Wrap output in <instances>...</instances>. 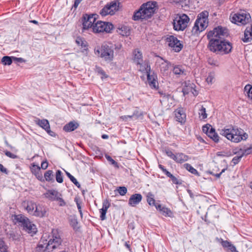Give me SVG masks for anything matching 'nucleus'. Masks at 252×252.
I'll return each instance as SVG.
<instances>
[{
	"mask_svg": "<svg viewBox=\"0 0 252 252\" xmlns=\"http://www.w3.org/2000/svg\"><path fill=\"white\" fill-rule=\"evenodd\" d=\"M48 163L47 161H42L41 163V168L43 169H46L48 167Z\"/></svg>",
	"mask_w": 252,
	"mask_h": 252,
	"instance_id": "obj_60",
	"label": "nucleus"
},
{
	"mask_svg": "<svg viewBox=\"0 0 252 252\" xmlns=\"http://www.w3.org/2000/svg\"><path fill=\"white\" fill-rule=\"evenodd\" d=\"M44 195L46 198L51 201H56L59 196H62L61 193L55 189L48 190Z\"/></svg>",
	"mask_w": 252,
	"mask_h": 252,
	"instance_id": "obj_22",
	"label": "nucleus"
},
{
	"mask_svg": "<svg viewBox=\"0 0 252 252\" xmlns=\"http://www.w3.org/2000/svg\"><path fill=\"white\" fill-rule=\"evenodd\" d=\"M78 126L79 124L77 123L70 122L63 126V129L66 132H71L77 129Z\"/></svg>",
	"mask_w": 252,
	"mask_h": 252,
	"instance_id": "obj_26",
	"label": "nucleus"
},
{
	"mask_svg": "<svg viewBox=\"0 0 252 252\" xmlns=\"http://www.w3.org/2000/svg\"><path fill=\"white\" fill-rule=\"evenodd\" d=\"M244 91L247 92L248 97L252 99V86L250 84L246 85Z\"/></svg>",
	"mask_w": 252,
	"mask_h": 252,
	"instance_id": "obj_41",
	"label": "nucleus"
},
{
	"mask_svg": "<svg viewBox=\"0 0 252 252\" xmlns=\"http://www.w3.org/2000/svg\"><path fill=\"white\" fill-rule=\"evenodd\" d=\"M171 180L172 183L174 184L180 185L182 184V182L174 176Z\"/></svg>",
	"mask_w": 252,
	"mask_h": 252,
	"instance_id": "obj_57",
	"label": "nucleus"
},
{
	"mask_svg": "<svg viewBox=\"0 0 252 252\" xmlns=\"http://www.w3.org/2000/svg\"><path fill=\"white\" fill-rule=\"evenodd\" d=\"M238 153L239 155L234 157L232 159V162L233 163L234 165L238 164L242 158L244 156L241 152L239 151Z\"/></svg>",
	"mask_w": 252,
	"mask_h": 252,
	"instance_id": "obj_42",
	"label": "nucleus"
},
{
	"mask_svg": "<svg viewBox=\"0 0 252 252\" xmlns=\"http://www.w3.org/2000/svg\"><path fill=\"white\" fill-rule=\"evenodd\" d=\"M1 62L4 65H10L12 63V58L9 56H4L1 59Z\"/></svg>",
	"mask_w": 252,
	"mask_h": 252,
	"instance_id": "obj_40",
	"label": "nucleus"
},
{
	"mask_svg": "<svg viewBox=\"0 0 252 252\" xmlns=\"http://www.w3.org/2000/svg\"><path fill=\"white\" fill-rule=\"evenodd\" d=\"M110 206V203L109 202L108 199H105L102 202V208L99 210V213H100V219L101 220H104L106 219V214L107 211V209Z\"/></svg>",
	"mask_w": 252,
	"mask_h": 252,
	"instance_id": "obj_23",
	"label": "nucleus"
},
{
	"mask_svg": "<svg viewBox=\"0 0 252 252\" xmlns=\"http://www.w3.org/2000/svg\"><path fill=\"white\" fill-rule=\"evenodd\" d=\"M95 71L96 72H97L98 74H100L101 75V78L102 79L106 78L108 76L106 74L105 71L103 70V69L98 66H95Z\"/></svg>",
	"mask_w": 252,
	"mask_h": 252,
	"instance_id": "obj_37",
	"label": "nucleus"
},
{
	"mask_svg": "<svg viewBox=\"0 0 252 252\" xmlns=\"http://www.w3.org/2000/svg\"><path fill=\"white\" fill-rule=\"evenodd\" d=\"M214 73L213 72H211L209 73L208 76L206 79V82L209 84H212L213 81V80L214 79Z\"/></svg>",
	"mask_w": 252,
	"mask_h": 252,
	"instance_id": "obj_49",
	"label": "nucleus"
},
{
	"mask_svg": "<svg viewBox=\"0 0 252 252\" xmlns=\"http://www.w3.org/2000/svg\"><path fill=\"white\" fill-rule=\"evenodd\" d=\"M184 166L186 169L190 172L191 173L196 175L197 176H199V174L196 169L194 168L189 163H186L184 164Z\"/></svg>",
	"mask_w": 252,
	"mask_h": 252,
	"instance_id": "obj_33",
	"label": "nucleus"
},
{
	"mask_svg": "<svg viewBox=\"0 0 252 252\" xmlns=\"http://www.w3.org/2000/svg\"><path fill=\"white\" fill-rule=\"evenodd\" d=\"M135 113H133L132 115H125V116H122L121 117V118L122 119H123L124 121H127L128 118H129V119H132V118H133L135 116Z\"/></svg>",
	"mask_w": 252,
	"mask_h": 252,
	"instance_id": "obj_56",
	"label": "nucleus"
},
{
	"mask_svg": "<svg viewBox=\"0 0 252 252\" xmlns=\"http://www.w3.org/2000/svg\"><path fill=\"white\" fill-rule=\"evenodd\" d=\"M65 174L67 175V176L69 178L70 181L78 188H80V184L77 181L76 179L71 174H70L69 172H68L66 171H65Z\"/></svg>",
	"mask_w": 252,
	"mask_h": 252,
	"instance_id": "obj_35",
	"label": "nucleus"
},
{
	"mask_svg": "<svg viewBox=\"0 0 252 252\" xmlns=\"http://www.w3.org/2000/svg\"><path fill=\"white\" fill-rule=\"evenodd\" d=\"M74 201H75V202L76 203L78 211H79V214L80 215V217H81V218H83V213H82V211L81 206L80 205V203L79 202L78 199L77 198H75Z\"/></svg>",
	"mask_w": 252,
	"mask_h": 252,
	"instance_id": "obj_52",
	"label": "nucleus"
},
{
	"mask_svg": "<svg viewBox=\"0 0 252 252\" xmlns=\"http://www.w3.org/2000/svg\"><path fill=\"white\" fill-rule=\"evenodd\" d=\"M129 33V30L126 27L124 26L120 29V33L123 36H127Z\"/></svg>",
	"mask_w": 252,
	"mask_h": 252,
	"instance_id": "obj_44",
	"label": "nucleus"
},
{
	"mask_svg": "<svg viewBox=\"0 0 252 252\" xmlns=\"http://www.w3.org/2000/svg\"><path fill=\"white\" fill-rule=\"evenodd\" d=\"M176 121L181 124H184L186 122V114L184 109L182 107H179L176 109L174 111Z\"/></svg>",
	"mask_w": 252,
	"mask_h": 252,
	"instance_id": "obj_18",
	"label": "nucleus"
},
{
	"mask_svg": "<svg viewBox=\"0 0 252 252\" xmlns=\"http://www.w3.org/2000/svg\"><path fill=\"white\" fill-rule=\"evenodd\" d=\"M142 199V196L140 193H135L132 194L128 200V205L132 207H134L138 204Z\"/></svg>",
	"mask_w": 252,
	"mask_h": 252,
	"instance_id": "obj_21",
	"label": "nucleus"
},
{
	"mask_svg": "<svg viewBox=\"0 0 252 252\" xmlns=\"http://www.w3.org/2000/svg\"><path fill=\"white\" fill-rule=\"evenodd\" d=\"M5 155L6 156H7V157H9L10 158H15L17 157V156L11 153L9 151H7L5 152Z\"/></svg>",
	"mask_w": 252,
	"mask_h": 252,
	"instance_id": "obj_58",
	"label": "nucleus"
},
{
	"mask_svg": "<svg viewBox=\"0 0 252 252\" xmlns=\"http://www.w3.org/2000/svg\"><path fill=\"white\" fill-rule=\"evenodd\" d=\"M23 206L27 212L30 215H32L35 209L36 203L33 200H25L22 203Z\"/></svg>",
	"mask_w": 252,
	"mask_h": 252,
	"instance_id": "obj_20",
	"label": "nucleus"
},
{
	"mask_svg": "<svg viewBox=\"0 0 252 252\" xmlns=\"http://www.w3.org/2000/svg\"><path fill=\"white\" fill-rule=\"evenodd\" d=\"M161 213L165 216L170 217L172 215V212L170 209L165 207H162Z\"/></svg>",
	"mask_w": 252,
	"mask_h": 252,
	"instance_id": "obj_43",
	"label": "nucleus"
},
{
	"mask_svg": "<svg viewBox=\"0 0 252 252\" xmlns=\"http://www.w3.org/2000/svg\"><path fill=\"white\" fill-rule=\"evenodd\" d=\"M220 133L234 143L246 140L248 137V134L242 129L232 126H226L220 130Z\"/></svg>",
	"mask_w": 252,
	"mask_h": 252,
	"instance_id": "obj_1",
	"label": "nucleus"
},
{
	"mask_svg": "<svg viewBox=\"0 0 252 252\" xmlns=\"http://www.w3.org/2000/svg\"><path fill=\"white\" fill-rule=\"evenodd\" d=\"M215 210V207L214 206H211L208 210V212L207 213V214H210L211 215L212 213V212Z\"/></svg>",
	"mask_w": 252,
	"mask_h": 252,
	"instance_id": "obj_61",
	"label": "nucleus"
},
{
	"mask_svg": "<svg viewBox=\"0 0 252 252\" xmlns=\"http://www.w3.org/2000/svg\"><path fill=\"white\" fill-rule=\"evenodd\" d=\"M117 191L121 195H125L127 192V189L125 187H119Z\"/></svg>",
	"mask_w": 252,
	"mask_h": 252,
	"instance_id": "obj_50",
	"label": "nucleus"
},
{
	"mask_svg": "<svg viewBox=\"0 0 252 252\" xmlns=\"http://www.w3.org/2000/svg\"><path fill=\"white\" fill-rule=\"evenodd\" d=\"M0 252H7V247L2 239H0Z\"/></svg>",
	"mask_w": 252,
	"mask_h": 252,
	"instance_id": "obj_45",
	"label": "nucleus"
},
{
	"mask_svg": "<svg viewBox=\"0 0 252 252\" xmlns=\"http://www.w3.org/2000/svg\"><path fill=\"white\" fill-rule=\"evenodd\" d=\"M136 64L139 66V70L142 72H146L147 73L151 71L150 65L147 61H143L142 62L140 63H136Z\"/></svg>",
	"mask_w": 252,
	"mask_h": 252,
	"instance_id": "obj_25",
	"label": "nucleus"
},
{
	"mask_svg": "<svg viewBox=\"0 0 252 252\" xmlns=\"http://www.w3.org/2000/svg\"><path fill=\"white\" fill-rule=\"evenodd\" d=\"M230 19L232 23L241 26L245 25L250 23L251 21V17L248 12L243 10L231 15Z\"/></svg>",
	"mask_w": 252,
	"mask_h": 252,
	"instance_id": "obj_8",
	"label": "nucleus"
},
{
	"mask_svg": "<svg viewBox=\"0 0 252 252\" xmlns=\"http://www.w3.org/2000/svg\"><path fill=\"white\" fill-rule=\"evenodd\" d=\"M208 16L209 13L207 11H203L198 15L192 28V32L194 34H198L208 27Z\"/></svg>",
	"mask_w": 252,
	"mask_h": 252,
	"instance_id": "obj_6",
	"label": "nucleus"
},
{
	"mask_svg": "<svg viewBox=\"0 0 252 252\" xmlns=\"http://www.w3.org/2000/svg\"><path fill=\"white\" fill-rule=\"evenodd\" d=\"M106 159L111 162V163L116 168H119V163L114 160L110 156H106Z\"/></svg>",
	"mask_w": 252,
	"mask_h": 252,
	"instance_id": "obj_47",
	"label": "nucleus"
},
{
	"mask_svg": "<svg viewBox=\"0 0 252 252\" xmlns=\"http://www.w3.org/2000/svg\"><path fill=\"white\" fill-rule=\"evenodd\" d=\"M113 29L114 26L112 23L98 20L95 21L92 32L94 33H110Z\"/></svg>",
	"mask_w": 252,
	"mask_h": 252,
	"instance_id": "obj_9",
	"label": "nucleus"
},
{
	"mask_svg": "<svg viewBox=\"0 0 252 252\" xmlns=\"http://www.w3.org/2000/svg\"><path fill=\"white\" fill-rule=\"evenodd\" d=\"M0 171L2 172V173H4L6 174H8V171L7 170L6 168H5L2 164H0Z\"/></svg>",
	"mask_w": 252,
	"mask_h": 252,
	"instance_id": "obj_59",
	"label": "nucleus"
},
{
	"mask_svg": "<svg viewBox=\"0 0 252 252\" xmlns=\"http://www.w3.org/2000/svg\"><path fill=\"white\" fill-rule=\"evenodd\" d=\"M146 74L147 81L150 87L152 89H157L158 87V82L156 74L154 72H152L151 70Z\"/></svg>",
	"mask_w": 252,
	"mask_h": 252,
	"instance_id": "obj_15",
	"label": "nucleus"
},
{
	"mask_svg": "<svg viewBox=\"0 0 252 252\" xmlns=\"http://www.w3.org/2000/svg\"><path fill=\"white\" fill-rule=\"evenodd\" d=\"M35 123L39 126L45 129L46 132L52 136L54 132L50 130V127L48 121L46 119L40 120L39 118H35L34 120Z\"/></svg>",
	"mask_w": 252,
	"mask_h": 252,
	"instance_id": "obj_17",
	"label": "nucleus"
},
{
	"mask_svg": "<svg viewBox=\"0 0 252 252\" xmlns=\"http://www.w3.org/2000/svg\"><path fill=\"white\" fill-rule=\"evenodd\" d=\"M14 220L22 228L23 230L33 236L37 232L36 225L30 221L26 217L23 215H17L14 216Z\"/></svg>",
	"mask_w": 252,
	"mask_h": 252,
	"instance_id": "obj_5",
	"label": "nucleus"
},
{
	"mask_svg": "<svg viewBox=\"0 0 252 252\" xmlns=\"http://www.w3.org/2000/svg\"><path fill=\"white\" fill-rule=\"evenodd\" d=\"M47 210L44 206L36 204L32 215L39 218L44 217L47 215Z\"/></svg>",
	"mask_w": 252,
	"mask_h": 252,
	"instance_id": "obj_16",
	"label": "nucleus"
},
{
	"mask_svg": "<svg viewBox=\"0 0 252 252\" xmlns=\"http://www.w3.org/2000/svg\"><path fill=\"white\" fill-rule=\"evenodd\" d=\"M228 35L227 30L226 28L219 26L215 28L213 31H210L207 34V38L215 37L221 39L222 37L226 36Z\"/></svg>",
	"mask_w": 252,
	"mask_h": 252,
	"instance_id": "obj_14",
	"label": "nucleus"
},
{
	"mask_svg": "<svg viewBox=\"0 0 252 252\" xmlns=\"http://www.w3.org/2000/svg\"><path fill=\"white\" fill-rule=\"evenodd\" d=\"M69 223H70V225L73 227V228L74 229H75L77 228V226L78 224V221H77V219L75 217L71 218L69 220Z\"/></svg>",
	"mask_w": 252,
	"mask_h": 252,
	"instance_id": "obj_48",
	"label": "nucleus"
},
{
	"mask_svg": "<svg viewBox=\"0 0 252 252\" xmlns=\"http://www.w3.org/2000/svg\"><path fill=\"white\" fill-rule=\"evenodd\" d=\"M173 72L176 75H185V70L181 65L175 66L173 69Z\"/></svg>",
	"mask_w": 252,
	"mask_h": 252,
	"instance_id": "obj_31",
	"label": "nucleus"
},
{
	"mask_svg": "<svg viewBox=\"0 0 252 252\" xmlns=\"http://www.w3.org/2000/svg\"><path fill=\"white\" fill-rule=\"evenodd\" d=\"M165 40L168 46L175 52H179L183 48L182 42L174 35H167Z\"/></svg>",
	"mask_w": 252,
	"mask_h": 252,
	"instance_id": "obj_11",
	"label": "nucleus"
},
{
	"mask_svg": "<svg viewBox=\"0 0 252 252\" xmlns=\"http://www.w3.org/2000/svg\"><path fill=\"white\" fill-rule=\"evenodd\" d=\"M120 3L118 1H113L109 4L106 5L100 11V14L102 16H105L108 14L112 15L115 12L119 10V5Z\"/></svg>",
	"mask_w": 252,
	"mask_h": 252,
	"instance_id": "obj_12",
	"label": "nucleus"
},
{
	"mask_svg": "<svg viewBox=\"0 0 252 252\" xmlns=\"http://www.w3.org/2000/svg\"><path fill=\"white\" fill-rule=\"evenodd\" d=\"M82 0H75L74 3L73 7H74L75 9H76L78 7L79 4L80 3V2Z\"/></svg>",
	"mask_w": 252,
	"mask_h": 252,
	"instance_id": "obj_64",
	"label": "nucleus"
},
{
	"mask_svg": "<svg viewBox=\"0 0 252 252\" xmlns=\"http://www.w3.org/2000/svg\"><path fill=\"white\" fill-rule=\"evenodd\" d=\"M56 201H59V204L60 206H64L66 204L65 201L62 198V196H59Z\"/></svg>",
	"mask_w": 252,
	"mask_h": 252,
	"instance_id": "obj_55",
	"label": "nucleus"
},
{
	"mask_svg": "<svg viewBox=\"0 0 252 252\" xmlns=\"http://www.w3.org/2000/svg\"><path fill=\"white\" fill-rule=\"evenodd\" d=\"M96 14H85L82 18V25L83 30H89L91 29L93 31V26H94L96 20Z\"/></svg>",
	"mask_w": 252,
	"mask_h": 252,
	"instance_id": "obj_13",
	"label": "nucleus"
},
{
	"mask_svg": "<svg viewBox=\"0 0 252 252\" xmlns=\"http://www.w3.org/2000/svg\"><path fill=\"white\" fill-rule=\"evenodd\" d=\"M208 38L210 40L208 48L210 51L214 52H223L224 54H228L231 52L232 46L230 42L215 37Z\"/></svg>",
	"mask_w": 252,
	"mask_h": 252,
	"instance_id": "obj_4",
	"label": "nucleus"
},
{
	"mask_svg": "<svg viewBox=\"0 0 252 252\" xmlns=\"http://www.w3.org/2000/svg\"><path fill=\"white\" fill-rule=\"evenodd\" d=\"M176 158L175 159V161L177 163H182L186 161H187L189 158V156L182 153H178L176 154Z\"/></svg>",
	"mask_w": 252,
	"mask_h": 252,
	"instance_id": "obj_29",
	"label": "nucleus"
},
{
	"mask_svg": "<svg viewBox=\"0 0 252 252\" xmlns=\"http://www.w3.org/2000/svg\"><path fill=\"white\" fill-rule=\"evenodd\" d=\"M216 240L220 243L223 248H228L232 252H238L235 246L232 244L231 242L227 240H223L222 238L218 237L216 238Z\"/></svg>",
	"mask_w": 252,
	"mask_h": 252,
	"instance_id": "obj_19",
	"label": "nucleus"
},
{
	"mask_svg": "<svg viewBox=\"0 0 252 252\" xmlns=\"http://www.w3.org/2000/svg\"><path fill=\"white\" fill-rule=\"evenodd\" d=\"M94 54L107 63L111 62L114 58V48L111 44L104 43L94 49Z\"/></svg>",
	"mask_w": 252,
	"mask_h": 252,
	"instance_id": "obj_3",
	"label": "nucleus"
},
{
	"mask_svg": "<svg viewBox=\"0 0 252 252\" xmlns=\"http://www.w3.org/2000/svg\"><path fill=\"white\" fill-rule=\"evenodd\" d=\"M249 32L246 28L244 32V37L242 39L244 42L247 43L252 40V36H251V34H249Z\"/></svg>",
	"mask_w": 252,
	"mask_h": 252,
	"instance_id": "obj_36",
	"label": "nucleus"
},
{
	"mask_svg": "<svg viewBox=\"0 0 252 252\" xmlns=\"http://www.w3.org/2000/svg\"><path fill=\"white\" fill-rule=\"evenodd\" d=\"M213 128L210 125H206L202 127V130L203 132L205 133L207 135L210 132L211 129Z\"/></svg>",
	"mask_w": 252,
	"mask_h": 252,
	"instance_id": "obj_51",
	"label": "nucleus"
},
{
	"mask_svg": "<svg viewBox=\"0 0 252 252\" xmlns=\"http://www.w3.org/2000/svg\"><path fill=\"white\" fill-rule=\"evenodd\" d=\"M156 2H147L141 5L140 8L134 12L132 19L134 21L148 20L151 18L156 10Z\"/></svg>",
	"mask_w": 252,
	"mask_h": 252,
	"instance_id": "obj_2",
	"label": "nucleus"
},
{
	"mask_svg": "<svg viewBox=\"0 0 252 252\" xmlns=\"http://www.w3.org/2000/svg\"><path fill=\"white\" fill-rule=\"evenodd\" d=\"M53 172L52 170H48L44 174V177L46 181H54Z\"/></svg>",
	"mask_w": 252,
	"mask_h": 252,
	"instance_id": "obj_32",
	"label": "nucleus"
},
{
	"mask_svg": "<svg viewBox=\"0 0 252 252\" xmlns=\"http://www.w3.org/2000/svg\"><path fill=\"white\" fill-rule=\"evenodd\" d=\"M240 152H241L243 156L244 155H248L249 154H251L252 153V145L250 147L243 150L242 149H240Z\"/></svg>",
	"mask_w": 252,
	"mask_h": 252,
	"instance_id": "obj_46",
	"label": "nucleus"
},
{
	"mask_svg": "<svg viewBox=\"0 0 252 252\" xmlns=\"http://www.w3.org/2000/svg\"><path fill=\"white\" fill-rule=\"evenodd\" d=\"M76 43L78 46H81L83 49L82 52H87L88 50V43L84 38L77 37L76 39Z\"/></svg>",
	"mask_w": 252,
	"mask_h": 252,
	"instance_id": "obj_28",
	"label": "nucleus"
},
{
	"mask_svg": "<svg viewBox=\"0 0 252 252\" xmlns=\"http://www.w3.org/2000/svg\"><path fill=\"white\" fill-rule=\"evenodd\" d=\"M56 180L59 183H62L63 182V173L60 170H58L56 173Z\"/></svg>",
	"mask_w": 252,
	"mask_h": 252,
	"instance_id": "obj_39",
	"label": "nucleus"
},
{
	"mask_svg": "<svg viewBox=\"0 0 252 252\" xmlns=\"http://www.w3.org/2000/svg\"><path fill=\"white\" fill-rule=\"evenodd\" d=\"M208 63L209 64L214 66L218 65V62L217 61L214 60L212 58H209L208 60Z\"/></svg>",
	"mask_w": 252,
	"mask_h": 252,
	"instance_id": "obj_54",
	"label": "nucleus"
},
{
	"mask_svg": "<svg viewBox=\"0 0 252 252\" xmlns=\"http://www.w3.org/2000/svg\"><path fill=\"white\" fill-rule=\"evenodd\" d=\"M162 62L160 63V70L161 72L163 74H167V71L168 69L171 65V63L167 61L164 60L162 58H161Z\"/></svg>",
	"mask_w": 252,
	"mask_h": 252,
	"instance_id": "obj_24",
	"label": "nucleus"
},
{
	"mask_svg": "<svg viewBox=\"0 0 252 252\" xmlns=\"http://www.w3.org/2000/svg\"><path fill=\"white\" fill-rule=\"evenodd\" d=\"M133 62L136 63H140L142 62L143 56L142 53L139 51L138 49H135L134 50L133 52Z\"/></svg>",
	"mask_w": 252,
	"mask_h": 252,
	"instance_id": "obj_27",
	"label": "nucleus"
},
{
	"mask_svg": "<svg viewBox=\"0 0 252 252\" xmlns=\"http://www.w3.org/2000/svg\"><path fill=\"white\" fill-rule=\"evenodd\" d=\"M198 114L199 117L201 118L202 119H205L207 117L206 108L203 106H201V108L199 110Z\"/></svg>",
	"mask_w": 252,
	"mask_h": 252,
	"instance_id": "obj_38",
	"label": "nucleus"
},
{
	"mask_svg": "<svg viewBox=\"0 0 252 252\" xmlns=\"http://www.w3.org/2000/svg\"><path fill=\"white\" fill-rule=\"evenodd\" d=\"M37 248L40 251H45L46 250V247H45L43 245L39 244L38 245Z\"/></svg>",
	"mask_w": 252,
	"mask_h": 252,
	"instance_id": "obj_63",
	"label": "nucleus"
},
{
	"mask_svg": "<svg viewBox=\"0 0 252 252\" xmlns=\"http://www.w3.org/2000/svg\"><path fill=\"white\" fill-rule=\"evenodd\" d=\"M147 201L149 205L150 206H154L156 203L155 199H154V196L151 192L148 193L147 195Z\"/></svg>",
	"mask_w": 252,
	"mask_h": 252,
	"instance_id": "obj_34",
	"label": "nucleus"
},
{
	"mask_svg": "<svg viewBox=\"0 0 252 252\" xmlns=\"http://www.w3.org/2000/svg\"><path fill=\"white\" fill-rule=\"evenodd\" d=\"M165 153L168 157H170L174 160H175V159L176 158V154H174L171 151L169 150H165Z\"/></svg>",
	"mask_w": 252,
	"mask_h": 252,
	"instance_id": "obj_53",
	"label": "nucleus"
},
{
	"mask_svg": "<svg viewBox=\"0 0 252 252\" xmlns=\"http://www.w3.org/2000/svg\"><path fill=\"white\" fill-rule=\"evenodd\" d=\"M189 17L185 14L177 16L173 22V28L175 31H183L187 27L189 22Z\"/></svg>",
	"mask_w": 252,
	"mask_h": 252,
	"instance_id": "obj_10",
	"label": "nucleus"
},
{
	"mask_svg": "<svg viewBox=\"0 0 252 252\" xmlns=\"http://www.w3.org/2000/svg\"><path fill=\"white\" fill-rule=\"evenodd\" d=\"M49 238V240L46 246L47 251H53L54 249L58 248L61 245L63 240L58 229H53Z\"/></svg>",
	"mask_w": 252,
	"mask_h": 252,
	"instance_id": "obj_7",
	"label": "nucleus"
},
{
	"mask_svg": "<svg viewBox=\"0 0 252 252\" xmlns=\"http://www.w3.org/2000/svg\"><path fill=\"white\" fill-rule=\"evenodd\" d=\"M125 246L128 250V251L130 252H131V249L130 248V244H129V242H125Z\"/></svg>",
	"mask_w": 252,
	"mask_h": 252,
	"instance_id": "obj_62",
	"label": "nucleus"
},
{
	"mask_svg": "<svg viewBox=\"0 0 252 252\" xmlns=\"http://www.w3.org/2000/svg\"><path fill=\"white\" fill-rule=\"evenodd\" d=\"M208 137L212 139L215 142L218 143L219 141V136L216 132L215 128H212L207 134Z\"/></svg>",
	"mask_w": 252,
	"mask_h": 252,
	"instance_id": "obj_30",
	"label": "nucleus"
}]
</instances>
